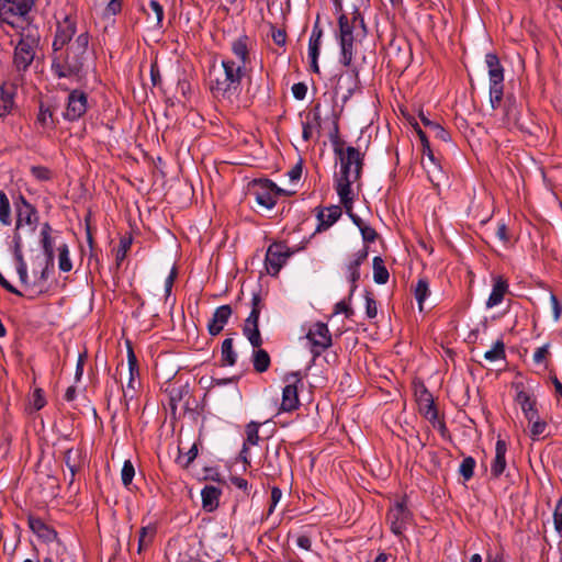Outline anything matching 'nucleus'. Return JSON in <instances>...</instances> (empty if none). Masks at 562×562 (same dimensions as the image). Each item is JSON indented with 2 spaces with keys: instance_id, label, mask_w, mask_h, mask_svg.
<instances>
[{
  "instance_id": "18",
  "label": "nucleus",
  "mask_w": 562,
  "mask_h": 562,
  "mask_svg": "<svg viewBox=\"0 0 562 562\" xmlns=\"http://www.w3.org/2000/svg\"><path fill=\"white\" fill-rule=\"evenodd\" d=\"M231 316L232 307L229 305L218 306L213 313V316L207 324V330L210 335H218L223 330L224 326L227 324Z\"/></svg>"
},
{
  "instance_id": "17",
  "label": "nucleus",
  "mask_w": 562,
  "mask_h": 562,
  "mask_svg": "<svg viewBox=\"0 0 562 562\" xmlns=\"http://www.w3.org/2000/svg\"><path fill=\"white\" fill-rule=\"evenodd\" d=\"M87 111V95L85 92L74 90L68 95V102L66 111L64 113L65 119L75 121L82 116Z\"/></svg>"
},
{
  "instance_id": "31",
  "label": "nucleus",
  "mask_w": 562,
  "mask_h": 562,
  "mask_svg": "<svg viewBox=\"0 0 562 562\" xmlns=\"http://www.w3.org/2000/svg\"><path fill=\"white\" fill-rule=\"evenodd\" d=\"M321 121L319 104H317L315 105L312 114H308L306 121L303 122L302 136L304 140L313 138V132L321 127Z\"/></svg>"
},
{
  "instance_id": "44",
  "label": "nucleus",
  "mask_w": 562,
  "mask_h": 562,
  "mask_svg": "<svg viewBox=\"0 0 562 562\" xmlns=\"http://www.w3.org/2000/svg\"><path fill=\"white\" fill-rule=\"evenodd\" d=\"M530 424V436L533 440L539 439V437L546 431L547 423L539 418V415L533 420H528Z\"/></svg>"
},
{
  "instance_id": "51",
  "label": "nucleus",
  "mask_w": 562,
  "mask_h": 562,
  "mask_svg": "<svg viewBox=\"0 0 562 562\" xmlns=\"http://www.w3.org/2000/svg\"><path fill=\"white\" fill-rule=\"evenodd\" d=\"M554 528L562 537V498L558 502L553 513Z\"/></svg>"
},
{
  "instance_id": "38",
  "label": "nucleus",
  "mask_w": 562,
  "mask_h": 562,
  "mask_svg": "<svg viewBox=\"0 0 562 562\" xmlns=\"http://www.w3.org/2000/svg\"><path fill=\"white\" fill-rule=\"evenodd\" d=\"M415 299L417 300L419 311L424 310V302L430 295L429 283L427 279H419L414 286Z\"/></svg>"
},
{
  "instance_id": "49",
  "label": "nucleus",
  "mask_w": 562,
  "mask_h": 562,
  "mask_svg": "<svg viewBox=\"0 0 562 562\" xmlns=\"http://www.w3.org/2000/svg\"><path fill=\"white\" fill-rule=\"evenodd\" d=\"M30 403H31V405H32L34 411H40V409H42L45 406L46 400L44 397L42 389H35L34 390Z\"/></svg>"
},
{
  "instance_id": "54",
  "label": "nucleus",
  "mask_w": 562,
  "mask_h": 562,
  "mask_svg": "<svg viewBox=\"0 0 562 562\" xmlns=\"http://www.w3.org/2000/svg\"><path fill=\"white\" fill-rule=\"evenodd\" d=\"M16 272L19 274L21 283H23L24 285H37L36 280H34V282H30L29 280L26 262L16 265Z\"/></svg>"
},
{
  "instance_id": "10",
  "label": "nucleus",
  "mask_w": 562,
  "mask_h": 562,
  "mask_svg": "<svg viewBox=\"0 0 562 562\" xmlns=\"http://www.w3.org/2000/svg\"><path fill=\"white\" fill-rule=\"evenodd\" d=\"M286 385L282 392L281 411L292 412L300 405L297 384H302V378L299 372H291L285 375Z\"/></svg>"
},
{
  "instance_id": "64",
  "label": "nucleus",
  "mask_w": 562,
  "mask_h": 562,
  "mask_svg": "<svg viewBox=\"0 0 562 562\" xmlns=\"http://www.w3.org/2000/svg\"><path fill=\"white\" fill-rule=\"evenodd\" d=\"M335 313H344L346 317H350L353 314V311L345 301H340L335 305Z\"/></svg>"
},
{
  "instance_id": "29",
  "label": "nucleus",
  "mask_w": 562,
  "mask_h": 562,
  "mask_svg": "<svg viewBox=\"0 0 562 562\" xmlns=\"http://www.w3.org/2000/svg\"><path fill=\"white\" fill-rule=\"evenodd\" d=\"M419 411L431 423L437 420L438 412L435 407L431 394L424 389L419 396Z\"/></svg>"
},
{
  "instance_id": "43",
  "label": "nucleus",
  "mask_w": 562,
  "mask_h": 562,
  "mask_svg": "<svg viewBox=\"0 0 562 562\" xmlns=\"http://www.w3.org/2000/svg\"><path fill=\"white\" fill-rule=\"evenodd\" d=\"M475 460L472 457H467L462 460L459 472L464 479V481H469L474 473Z\"/></svg>"
},
{
  "instance_id": "56",
  "label": "nucleus",
  "mask_w": 562,
  "mask_h": 562,
  "mask_svg": "<svg viewBox=\"0 0 562 562\" xmlns=\"http://www.w3.org/2000/svg\"><path fill=\"white\" fill-rule=\"evenodd\" d=\"M271 37L273 42L279 46H284L286 42V33L284 30L276 29L271 26Z\"/></svg>"
},
{
  "instance_id": "8",
  "label": "nucleus",
  "mask_w": 562,
  "mask_h": 562,
  "mask_svg": "<svg viewBox=\"0 0 562 562\" xmlns=\"http://www.w3.org/2000/svg\"><path fill=\"white\" fill-rule=\"evenodd\" d=\"M291 252L283 243H273L268 247L265 266L270 276H277L284 266Z\"/></svg>"
},
{
  "instance_id": "35",
  "label": "nucleus",
  "mask_w": 562,
  "mask_h": 562,
  "mask_svg": "<svg viewBox=\"0 0 562 562\" xmlns=\"http://www.w3.org/2000/svg\"><path fill=\"white\" fill-rule=\"evenodd\" d=\"M237 353L233 348V339L226 338L221 347V362L223 366H234L236 363Z\"/></svg>"
},
{
  "instance_id": "6",
  "label": "nucleus",
  "mask_w": 562,
  "mask_h": 562,
  "mask_svg": "<svg viewBox=\"0 0 562 562\" xmlns=\"http://www.w3.org/2000/svg\"><path fill=\"white\" fill-rule=\"evenodd\" d=\"M38 46L40 33L37 29L26 27L20 33L13 52V69L20 79L34 61Z\"/></svg>"
},
{
  "instance_id": "42",
  "label": "nucleus",
  "mask_w": 562,
  "mask_h": 562,
  "mask_svg": "<svg viewBox=\"0 0 562 562\" xmlns=\"http://www.w3.org/2000/svg\"><path fill=\"white\" fill-rule=\"evenodd\" d=\"M484 358L491 362L505 358L504 342L497 340L493 348L484 353Z\"/></svg>"
},
{
  "instance_id": "11",
  "label": "nucleus",
  "mask_w": 562,
  "mask_h": 562,
  "mask_svg": "<svg viewBox=\"0 0 562 562\" xmlns=\"http://www.w3.org/2000/svg\"><path fill=\"white\" fill-rule=\"evenodd\" d=\"M260 296L254 295L252 297V310L245 321L244 335L248 338L249 342L254 348H258L262 345V338L258 327V321L260 315Z\"/></svg>"
},
{
  "instance_id": "32",
  "label": "nucleus",
  "mask_w": 562,
  "mask_h": 562,
  "mask_svg": "<svg viewBox=\"0 0 562 562\" xmlns=\"http://www.w3.org/2000/svg\"><path fill=\"white\" fill-rule=\"evenodd\" d=\"M516 400L520 405L525 414V417L528 420H533L538 415V411L536 408V401L532 400L530 395L524 391L518 392Z\"/></svg>"
},
{
  "instance_id": "16",
  "label": "nucleus",
  "mask_w": 562,
  "mask_h": 562,
  "mask_svg": "<svg viewBox=\"0 0 562 562\" xmlns=\"http://www.w3.org/2000/svg\"><path fill=\"white\" fill-rule=\"evenodd\" d=\"M411 520V514L403 503H396L387 513V521L391 530L396 536L403 533Z\"/></svg>"
},
{
  "instance_id": "57",
  "label": "nucleus",
  "mask_w": 562,
  "mask_h": 562,
  "mask_svg": "<svg viewBox=\"0 0 562 562\" xmlns=\"http://www.w3.org/2000/svg\"><path fill=\"white\" fill-rule=\"evenodd\" d=\"M196 456H198V448L195 445H193L190 448V450L187 452L186 460H184V457H180L179 461L181 462L182 467L188 468L192 463V461L196 458Z\"/></svg>"
},
{
  "instance_id": "47",
  "label": "nucleus",
  "mask_w": 562,
  "mask_h": 562,
  "mask_svg": "<svg viewBox=\"0 0 562 562\" xmlns=\"http://www.w3.org/2000/svg\"><path fill=\"white\" fill-rule=\"evenodd\" d=\"M428 135L445 143L450 140L449 133L438 122L428 130Z\"/></svg>"
},
{
  "instance_id": "39",
  "label": "nucleus",
  "mask_w": 562,
  "mask_h": 562,
  "mask_svg": "<svg viewBox=\"0 0 562 562\" xmlns=\"http://www.w3.org/2000/svg\"><path fill=\"white\" fill-rule=\"evenodd\" d=\"M58 268L63 272H69L72 269V262L69 257V248L66 244L58 247Z\"/></svg>"
},
{
  "instance_id": "22",
  "label": "nucleus",
  "mask_w": 562,
  "mask_h": 562,
  "mask_svg": "<svg viewBox=\"0 0 562 562\" xmlns=\"http://www.w3.org/2000/svg\"><path fill=\"white\" fill-rule=\"evenodd\" d=\"M506 442L502 439H498L495 447V458L491 467V474L495 479L499 477L506 469Z\"/></svg>"
},
{
  "instance_id": "55",
  "label": "nucleus",
  "mask_w": 562,
  "mask_h": 562,
  "mask_svg": "<svg viewBox=\"0 0 562 562\" xmlns=\"http://www.w3.org/2000/svg\"><path fill=\"white\" fill-rule=\"evenodd\" d=\"M13 241H14V257L16 260V265L25 262L23 254H22V239L18 233L14 234Z\"/></svg>"
},
{
  "instance_id": "62",
  "label": "nucleus",
  "mask_w": 562,
  "mask_h": 562,
  "mask_svg": "<svg viewBox=\"0 0 562 562\" xmlns=\"http://www.w3.org/2000/svg\"><path fill=\"white\" fill-rule=\"evenodd\" d=\"M548 355H549V345L539 347L533 353V361L536 363H541L547 358Z\"/></svg>"
},
{
  "instance_id": "7",
  "label": "nucleus",
  "mask_w": 562,
  "mask_h": 562,
  "mask_svg": "<svg viewBox=\"0 0 562 562\" xmlns=\"http://www.w3.org/2000/svg\"><path fill=\"white\" fill-rule=\"evenodd\" d=\"M306 339L310 342V349L314 359L333 345L328 326L322 322H317L310 327Z\"/></svg>"
},
{
  "instance_id": "59",
  "label": "nucleus",
  "mask_w": 562,
  "mask_h": 562,
  "mask_svg": "<svg viewBox=\"0 0 562 562\" xmlns=\"http://www.w3.org/2000/svg\"><path fill=\"white\" fill-rule=\"evenodd\" d=\"M496 237L503 241L504 244L509 241V234L508 228L505 223H498L496 231H495Z\"/></svg>"
},
{
  "instance_id": "1",
  "label": "nucleus",
  "mask_w": 562,
  "mask_h": 562,
  "mask_svg": "<svg viewBox=\"0 0 562 562\" xmlns=\"http://www.w3.org/2000/svg\"><path fill=\"white\" fill-rule=\"evenodd\" d=\"M247 69L235 64V59L223 58L220 64L214 61L209 71L210 90L220 101L233 104L241 91V80Z\"/></svg>"
},
{
  "instance_id": "4",
  "label": "nucleus",
  "mask_w": 562,
  "mask_h": 562,
  "mask_svg": "<svg viewBox=\"0 0 562 562\" xmlns=\"http://www.w3.org/2000/svg\"><path fill=\"white\" fill-rule=\"evenodd\" d=\"M485 63L488 69L490 103L493 110H497L503 101V122L516 124L518 122V106L514 95L504 99V68L495 54H486Z\"/></svg>"
},
{
  "instance_id": "58",
  "label": "nucleus",
  "mask_w": 562,
  "mask_h": 562,
  "mask_svg": "<svg viewBox=\"0 0 562 562\" xmlns=\"http://www.w3.org/2000/svg\"><path fill=\"white\" fill-rule=\"evenodd\" d=\"M282 497V491L277 487V486H273L272 490H271V504H270V507H269V510H268V515H271L277 506V504L280 502Z\"/></svg>"
},
{
  "instance_id": "25",
  "label": "nucleus",
  "mask_w": 562,
  "mask_h": 562,
  "mask_svg": "<svg viewBox=\"0 0 562 562\" xmlns=\"http://www.w3.org/2000/svg\"><path fill=\"white\" fill-rule=\"evenodd\" d=\"M423 153H424V155L427 156V159H428V164H427L425 161V159L423 158V166L426 168V171L428 173V178H429L430 182L434 186L438 187L440 183V179L442 178V172L440 170V167L435 161V156L430 149V145L428 146V148H423Z\"/></svg>"
},
{
  "instance_id": "41",
  "label": "nucleus",
  "mask_w": 562,
  "mask_h": 562,
  "mask_svg": "<svg viewBox=\"0 0 562 562\" xmlns=\"http://www.w3.org/2000/svg\"><path fill=\"white\" fill-rule=\"evenodd\" d=\"M146 13L149 20H153L157 25H160L164 19V9L158 1L150 0Z\"/></svg>"
},
{
  "instance_id": "20",
  "label": "nucleus",
  "mask_w": 562,
  "mask_h": 562,
  "mask_svg": "<svg viewBox=\"0 0 562 562\" xmlns=\"http://www.w3.org/2000/svg\"><path fill=\"white\" fill-rule=\"evenodd\" d=\"M128 371H130V379H128L126 389L123 390V397L125 400L127 397H130V398L134 397L136 387L139 384V382L137 381V378L139 375L137 360H136V357L132 349H130V351H128Z\"/></svg>"
},
{
  "instance_id": "30",
  "label": "nucleus",
  "mask_w": 562,
  "mask_h": 562,
  "mask_svg": "<svg viewBox=\"0 0 562 562\" xmlns=\"http://www.w3.org/2000/svg\"><path fill=\"white\" fill-rule=\"evenodd\" d=\"M221 491L213 485H206L202 492V506L206 512H213L218 507Z\"/></svg>"
},
{
  "instance_id": "52",
  "label": "nucleus",
  "mask_w": 562,
  "mask_h": 562,
  "mask_svg": "<svg viewBox=\"0 0 562 562\" xmlns=\"http://www.w3.org/2000/svg\"><path fill=\"white\" fill-rule=\"evenodd\" d=\"M32 175L41 181H47L50 179L52 172L48 168L42 166H35L31 169Z\"/></svg>"
},
{
  "instance_id": "23",
  "label": "nucleus",
  "mask_w": 562,
  "mask_h": 562,
  "mask_svg": "<svg viewBox=\"0 0 562 562\" xmlns=\"http://www.w3.org/2000/svg\"><path fill=\"white\" fill-rule=\"evenodd\" d=\"M248 42V36L243 35L232 43V52L237 58L235 64L243 66L245 69L250 61Z\"/></svg>"
},
{
  "instance_id": "28",
  "label": "nucleus",
  "mask_w": 562,
  "mask_h": 562,
  "mask_svg": "<svg viewBox=\"0 0 562 562\" xmlns=\"http://www.w3.org/2000/svg\"><path fill=\"white\" fill-rule=\"evenodd\" d=\"M35 124L41 132H47L55 128L56 122L50 106L45 105L44 103L40 104Z\"/></svg>"
},
{
  "instance_id": "40",
  "label": "nucleus",
  "mask_w": 562,
  "mask_h": 562,
  "mask_svg": "<svg viewBox=\"0 0 562 562\" xmlns=\"http://www.w3.org/2000/svg\"><path fill=\"white\" fill-rule=\"evenodd\" d=\"M0 222L3 225L11 224V209L7 194L0 191Z\"/></svg>"
},
{
  "instance_id": "12",
  "label": "nucleus",
  "mask_w": 562,
  "mask_h": 562,
  "mask_svg": "<svg viewBox=\"0 0 562 562\" xmlns=\"http://www.w3.org/2000/svg\"><path fill=\"white\" fill-rule=\"evenodd\" d=\"M368 255L369 247L363 245L362 248L352 255L351 259L345 266L346 276L350 282L349 299H351L358 286L357 282L360 279L359 267L368 259Z\"/></svg>"
},
{
  "instance_id": "33",
  "label": "nucleus",
  "mask_w": 562,
  "mask_h": 562,
  "mask_svg": "<svg viewBox=\"0 0 562 562\" xmlns=\"http://www.w3.org/2000/svg\"><path fill=\"white\" fill-rule=\"evenodd\" d=\"M350 216V218L352 220V222L358 226V228L360 229V233L362 235V238L366 243H373L376 237H378V233L375 232L374 228H372L371 226H369L368 224H366L359 216L355 215L351 210L349 212H347Z\"/></svg>"
},
{
  "instance_id": "19",
  "label": "nucleus",
  "mask_w": 562,
  "mask_h": 562,
  "mask_svg": "<svg viewBox=\"0 0 562 562\" xmlns=\"http://www.w3.org/2000/svg\"><path fill=\"white\" fill-rule=\"evenodd\" d=\"M16 87L14 83L0 86V116L4 117L14 109V97Z\"/></svg>"
},
{
  "instance_id": "60",
  "label": "nucleus",
  "mask_w": 562,
  "mask_h": 562,
  "mask_svg": "<svg viewBox=\"0 0 562 562\" xmlns=\"http://www.w3.org/2000/svg\"><path fill=\"white\" fill-rule=\"evenodd\" d=\"M307 87L303 82H297L292 86V93L295 99L303 100L306 95Z\"/></svg>"
},
{
  "instance_id": "53",
  "label": "nucleus",
  "mask_w": 562,
  "mask_h": 562,
  "mask_svg": "<svg viewBox=\"0 0 562 562\" xmlns=\"http://www.w3.org/2000/svg\"><path fill=\"white\" fill-rule=\"evenodd\" d=\"M366 314L369 318H374L378 314L376 302L370 293L366 294Z\"/></svg>"
},
{
  "instance_id": "24",
  "label": "nucleus",
  "mask_w": 562,
  "mask_h": 562,
  "mask_svg": "<svg viewBox=\"0 0 562 562\" xmlns=\"http://www.w3.org/2000/svg\"><path fill=\"white\" fill-rule=\"evenodd\" d=\"M281 446H277L272 452L267 450L265 459L266 475L269 477H277L282 472V462L280 460Z\"/></svg>"
},
{
  "instance_id": "13",
  "label": "nucleus",
  "mask_w": 562,
  "mask_h": 562,
  "mask_svg": "<svg viewBox=\"0 0 562 562\" xmlns=\"http://www.w3.org/2000/svg\"><path fill=\"white\" fill-rule=\"evenodd\" d=\"M34 5V0H0V18L9 24L13 16H25Z\"/></svg>"
},
{
  "instance_id": "61",
  "label": "nucleus",
  "mask_w": 562,
  "mask_h": 562,
  "mask_svg": "<svg viewBox=\"0 0 562 562\" xmlns=\"http://www.w3.org/2000/svg\"><path fill=\"white\" fill-rule=\"evenodd\" d=\"M550 302H551V307H552V313H553V321L557 323V322H559V319L561 317L562 308H561L558 297L554 294L550 295Z\"/></svg>"
},
{
  "instance_id": "5",
  "label": "nucleus",
  "mask_w": 562,
  "mask_h": 562,
  "mask_svg": "<svg viewBox=\"0 0 562 562\" xmlns=\"http://www.w3.org/2000/svg\"><path fill=\"white\" fill-rule=\"evenodd\" d=\"M339 24V42L341 48L340 61L348 67L353 57V41L357 37H363L367 34L364 21L358 10L352 12L351 18L340 14Z\"/></svg>"
},
{
  "instance_id": "46",
  "label": "nucleus",
  "mask_w": 562,
  "mask_h": 562,
  "mask_svg": "<svg viewBox=\"0 0 562 562\" xmlns=\"http://www.w3.org/2000/svg\"><path fill=\"white\" fill-rule=\"evenodd\" d=\"M155 535V528L154 527H143L139 530V539H138V550L140 551L144 547H147Z\"/></svg>"
},
{
  "instance_id": "15",
  "label": "nucleus",
  "mask_w": 562,
  "mask_h": 562,
  "mask_svg": "<svg viewBox=\"0 0 562 562\" xmlns=\"http://www.w3.org/2000/svg\"><path fill=\"white\" fill-rule=\"evenodd\" d=\"M16 209V226L15 231L20 229L23 225H27L32 231L35 229V224L38 220L36 209L29 203L24 196L20 195L19 201L15 202Z\"/></svg>"
},
{
  "instance_id": "50",
  "label": "nucleus",
  "mask_w": 562,
  "mask_h": 562,
  "mask_svg": "<svg viewBox=\"0 0 562 562\" xmlns=\"http://www.w3.org/2000/svg\"><path fill=\"white\" fill-rule=\"evenodd\" d=\"M42 246H43V250L46 256V259H47V263H53L54 262V243H53L52 237L49 236V237L42 238Z\"/></svg>"
},
{
  "instance_id": "27",
  "label": "nucleus",
  "mask_w": 562,
  "mask_h": 562,
  "mask_svg": "<svg viewBox=\"0 0 562 562\" xmlns=\"http://www.w3.org/2000/svg\"><path fill=\"white\" fill-rule=\"evenodd\" d=\"M341 209L338 205H333L325 210H322L317 214L318 226L317 231H324L329 228L334 223H336L341 216Z\"/></svg>"
},
{
  "instance_id": "63",
  "label": "nucleus",
  "mask_w": 562,
  "mask_h": 562,
  "mask_svg": "<svg viewBox=\"0 0 562 562\" xmlns=\"http://www.w3.org/2000/svg\"><path fill=\"white\" fill-rule=\"evenodd\" d=\"M121 11V1L120 0H110L108 3L104 14L105 15H115Z\"/></svg>"
},
{
  "instance_id": "26",
  "label": "nucleus",
  "mask_w": 562,
  "mask_h": 562,
  "mask_svg": "<svg viewBox=\"0 0 562 562\" xmlns=\"http://www.w3.org/2000/svg\"><path fill=\"white\" fill-rule=\"evenodd\" d=\"M29 527L30 529L36 533L40 538L45 541H54L57 538V533L54 529L48 527L41 518L30 516L29 517Z\"/></svg>"
},
{
  "instance_id": "36",
  "label": "nucleus",
  "mask_w": 562,
  "mask_h": 562,
  "mask_svg": "<svg viewBox=\"0 0 562 562\" xmlns=\"http://www.w3.org/2000/svg\"><path fill=\"white\" fill-rule=\"evenodd\" d=\"M256 349L252 355L254 369L259 373L266 372L270 367V356L259 347Z\"/></svg>"
},
{
  "instance_id": "14",
  "label": "nucleus",
  "mask_w": 562,
  "mask_h": 562,
  "mask_svg": "<svg viewBox=\"0 0 562 562\" xmlns=\"http://www.w3.org/2000/svg\"><path fill=\"white\" fill-rule=\"evenodd\" d=\"M76 34V22L70 18L66 16L61 22L57 24L55 38L53 42V50L64 49L65 46H69L74 42L72 37Z\"/></svg>"
},
{
  "instance_id": "34",
  "label": "nucleus",
  "mask_w": 562,
  "mask_h": 562,
  "mask_svg": "<svg viewBox=\"0 0 562 562\" xmlns=\"http://www.w3.org/2000/svg\"><path fill=\"white\" fill-rule=\"evenodd\" d=\"M64 461L70 471V482H72L76 473L80 469V452L78 450L67 449L64 453Z\"/></svg>"
},
{
  "instance_id": "9",
  "label": "nucleus",
  "mask_w": 562,
  "mask_h": 562,
  "mask_svg": "<svg viewBox=\"0 0 562 562\" xmlns=\"http://www.w3.org/2000/svg\"><path fill=\"white\" fill-rule=\"evenodd\" d=\"M281 190L270 180L254 181L252 194L257 203L266 209H272L276 205Z\"/></svg>"
},
{
  "instance_id": "2",
  "label": "nucleus",
  "mask_w": 562,
  "mask_h": 562,
  "mask_svg": "<svg viewBox=\"0 0 562 562\" xmlns=\"http://www.w3.org/2000/svg\"><path fill=\"white\" fill-rule=\"evenodd\" d=\"M335 154L339 159L340 170L336 175V191L346 211L352 209L351 184L357 182L363 168V154L359 149L342 143L335 144Z\"/></svg>"
},
{
  "instance_id": "45",
  "label": "nucleus",
  "mask_w": 562,
  "mask_h": 562,
  "mask_svg": "<svg viewBox=\"0 0 562 562\" xmlns=\"http://www.w3.org/2000/svg\"><path fill=\"white\" fill-rule=\"evenodd\" d=\"M135 475V469L131 460H125L121 471V479L124 486H128Z\"/></svg>"
},
{
  "instance_id": "37",
  "label": "nucleus",
  "mask_w": 562,
  "mask_h": 562,
  "mask_svg": "<svg viewBox=\"0 0 562 562\" xmlns=\"http://www.w3.org/2000/svg\"><path fill=\"white\" fill-rule=\"evenodd\" d=\"M389 271L381 257L373 258V279L378 284H385L389 281Z\"/></svg>"
},
{
  "instance_id": "48",
  "label": "nucleus",
  "mask_w": 562,
  "mask_h": 562,
  "mask_svg": "<svg viewBox=\"0 0 562 562\" xmlns=\"http://www.w3.org/2000/svg\"><path fill=\"white\" fill-rule=\"evenodd\" d=\"M258 427L259 425L255 422H251L250 424L247 425V428H246V434H247V438H246V446L250 445V446H256L259 441V435H258Z\"/></svg>"
},
{
  "instance_id": "21",
  "label": "nucleus",
  "mask_w": 562,
  "mask_h": 562,
  "mask_svg": "<svg viewBox=\"0 0 562 562\" xmlns=\"http://www.w3.org/2000/svg\"><path fill=\"white\" fill-rule=\"evenodd\" d=\"M508 292V282L501 276L494 277L493 289L487 299L486 307L492 308L502 303L505 294Z\"/></svg>"
},
{
  "instance_id": "3",
  "label": "nucleus",
  "mask_w": 562,
  "mask_h": 562,
  "mask_svg": "<svg viewBox=\"0 0 562 562\" xmlns=\"http://www.w3.org/2000/svg\"><path fill=\"white\" fill-rule=\"evenodd\" d=\"M89 34L83 32L65 50H54L53 74L58 78L80 79L89 55Z\"/></svg>"
}]
</instances>
